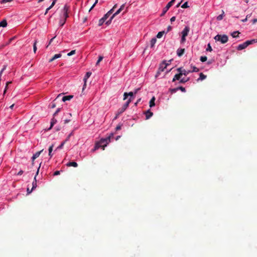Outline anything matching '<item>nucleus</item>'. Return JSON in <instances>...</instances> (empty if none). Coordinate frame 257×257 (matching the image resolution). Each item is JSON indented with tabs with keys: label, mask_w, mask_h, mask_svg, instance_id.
Returning a JSON list of instances; mask_svg holds the SVG:
<instances>
[{
	"label": "nucleus",
	"mask_w": 257,
	"mask_h": 257,
	"mask_svg": "<svg viewBox=\"0 0 257 257\" xmlns=\"http://www.w3.org/2000/svg\"><path fill=\"white\" fill-rule=\"evenodd\" d=\"M113 136V134L111 133L110 134L109 136H108L106 138L101 139L99 142H97L95 144V147L94 149L92 150V151L94 152L96 150L98 149L99 148H102V150H104L105 149V147L110 142V139Z\"/></svg>",
	"instance_id": "nucleus-1"
},
{
	"label": "nucleus",
	"mask_w": 257,
	"mask_h": 257,
	"mask_svg": "<svg viewBox=\"0 0 257 257\" xmlns=\"http://www.w3.org/2000/svg\"><path fill=\"white\" fill-rule=\"evenodd\" d=\"M69 7L67 5H65L63 7H59L57 9L56 12H61L62 13L61 14L62 16H68L69 14Z\"/></svg>",
	"instance_id": "nucleus-2"
},
{
	"label": "nucleus",
	"mask_w": 257,
	"mask_h": 257,
	"mask_svg": "<svg viewBox=\"0 0 257 257\" xmlns=\"http://www.w3.org/2000/svg\"><path fill=\"white\" fill-rule=\"evenodd\" d=\"M214 39L216 41L220 42L222 44L226 43L228 40V37L226 35H221L218 34L215 36Z\"/></svg>",
	"instance_id": "nucleus-3"
},
{
	"label": "nucleus",
	"mask_w": 257,
	"mask_h": 257,
	"mask_svg": "<svg viewBox=\"0 0 257 257\" xmlns=\"http://www.w3.org/2000/svg\"><path fill=\"white\" fill-rule=\"evenodd\" d=\"M109 17H102L101 19H100L99 21V23H98V25L99 26H101L104 22H105V24L106 25H109L111 21H112V19L113 18V17H110V18L109 19V20H107V19Z\"/></svg>",
	"instance_id": "nucleus-4"
},
{
	"label": "nucleus",
	"mask_w": 257,
	"mask_h": 257,
	"mask_svg": "<svg viewBox=\"0 0 257 257\" xmlns=\"http://www.w3.org/2000/svg\"><path fill=\"white\" fill-rule=\"evenodd\" d=\"M131 101V98H130L122 106V107L118 109L117 112H118V114H121L123 113L128 107Z\"/></svg>",
	"instance_id": "nucleus-5"
},
{
	"label": "nucleus",
	"mask_w": 257,
	"mask_h": 257,
	"mask_svg": "<svg viewBox=\"0 0 257 257\" xmlns=\"http://www.w3.org/2000/svg\"><path fill=\"white\" fill-rule=\"evenodd\" d=\"M168 65V63H166L165 62H163L162 64H161L156 75V77H158L160 75L161 72L164 71Z\"/></svg>",
	"instance_id": "nucleus-6"
},
{
	"label": "nucleus",
	"mask_w": 257,
	"mask_h": 257,
	"mask_svg": "<svg viewBox=\"0 0 257 257\" xmlns=\"http://www.w3.org/2000/svg\"><path fill=\"white\" fill-rule=\"evenodd\" d=\"M176 0H171L170 2H169L165 8H164L162 14L160 16H163L165 15L166 13L168 11L169 8L174 4L175 1Z\"/></svg>",
	"instance_id": "nucleus-7"
},
{
	"label": "nucleus",
	"mask_w": 257,
	"mask_h": 257,
	"mask_svg": "<svg viewBox=\"0 0 257 257\" xmlns=\"http://www.w3.org/2000/svg\"><path fill=\"white\" fill-rule=\"evenodd\" d=\"M177 71L178 72H181V73L182 74V75H184L185 76H186L189 73L192 72V71H191V70H186L184 69H183L182 67H179V68H177Z\"/></svg>",
	"instance_id": "nucleus-8"
},
{
	"label": "nucleus",
	"mask_w": 257,
	"mask_h": 257,
	"mask_svg": "<svg viewBox=\"0 0 257 257\" xmlns=\"http://www.w3.org/2000/svg\"><path fill=\"white\" fill-rule=\"evenodd\" d=\"M248 45L247 41H245V42L243 43L242 44H239L237 47V50H241L245 48H246Z\"/></svg>",
	"instance_id": "nucleus-9"
},
{
	"label": "nucleus",
	"mask_w": 257,
	"mask_h": 257,
	"mask_svg": "<svg viewBox=\"0 0 257 257\" xmlns=\"http://www.w3.org/2000/svg\"><path fill=\"white\" fill-rule=\"evenodd\" d=\"M124 8L125 5L124 4L122 5L113 14L112 16H116V15H119L120 12L124 10Z\"/></svg>",
	"instance_id": "nucleus-10"
},
{
	"label": "nucleus",
	"mask_w": 257,
	"mask_h": 257,
	"mask_svg": "<svg viewBox=\"0 0 257 257\" xmlns=\"http://www.w3.org/2000/svg\"><path fill=\"white\" fill-rule=\"evenodd\" d=\"M41 163L40 164V165H39V167L37 170V173H36V175L35 176V177H34V181L33 182V187H32V189H34L35 188H36L37 187V181H36V176L39 173V169L40 168V166H41Z\"/></svg>",
	"instance_id": "nucleus-11"
},
{
	"label": "nucleus",
	"mask_w": 257,
	"mask_h": 257,
	"mask_svg": "<svg viewBox=\"0 0 257 257\" xmlns=\"http://www.w3.org/2000/svg\"><path fill=\"white\" fill-rule=\"evenodd\" d=\"M116 7L117 5H115L110 10H109L106 14L104 15V16H110L111 15H113L114 12V10Z\"/></svg>",
	"instance_id": "nucleus-12"
},
{
	"label": "nucleus",
	"mask_w": 257,
	"mask_h": 257,
	"mask_svg": "<svg viewBox=\"0 0 257 257\" xmlns=\"http://www.w3.org/2000/svg\"><path fill=\"white\" fill-rule=\"evenodd\" d=\"M43 150H42L40 151H38L37 152H36L35 154L33 155L32 158V164H33V162L38 157H39V156H40V155L41 154V153L43 152Z\"/></svg>",
	"instance_id": "nucleus-13"
},
{
	"label": "nucleus",
	"mask_w": 257,
	"mask_h": 257,
	"mask_svg": "<svg viewBox=\"0 0 257 257\" xmlns=\"http://www.w3.org/2000/svg\"><path fill=\"white\" fill-rule=\"evenodd\" d=\"M146 119H148L153 115V113L151 111L150 109L148 110L145 112Z\"/></svg>",
	"instance_id": "nucleus-14"
},
{
	"label": "nucleus",
	"mask_w": 257,
	"mask_h": 257,
	"mask_svg": "<svg viewBox=\"0 0 257 257\" xmlns=\"http://www.w3.org/2000/svg\"><path fill=\"white\" fill-rule=\"evenodd\" d=\"M182 74L181 73V72H179L178 74H176L174 78H173V80H172V81L173 82H175L176 80H180V78L182 76Z\"/></svg>",
	"instance_id": "nucleus-15"
},
{
	"label": "nucleus",
	"mask_w": 257,
	"mask_h": 257,
	"mask_svg": "<svg viewBox=\"0 0 257 257\" xmlns=\"http://www.w3.org/2000/svg\"><path fill=\"white\" fill-rule=\"evenodd\" d=\"M190 29L188 27H185V28L183 29L182 32V34L184 36H187L188 35V32H189Z\"/></svg>",
	"instance_id": "nucleus-16"
},
{
	"label": "nucleus",
	"mask_w": 257,
	"mask_h": 257,
	"mask_svg": "<svg viewBox=\"0 0 257 257\" xmlns=\"http://www.w3.org/2000/svg\"><path fill=\"white\" fill-rule=\"evenodd\" d=\"M134 92H130L129 93H127V92H124V94H123V100H125L127 98V97H128V96H130L131 98V99L132 100V97L134 95Z\"/></svg>",
	"instance_id": "nucleus-17"
},
{
	"label": "nucleus",
	"mask_w": 257,
	"mask_h": 257,
	"mask_svg": "<svg viewBox=\"0 0 257 257\" xmlns=\"http://www.w3.org/2000/svg\"><path fill=\"white\" fill-rule=\"evenodd\" d=\"M61 56L62 55L60 53L55 54L52 58L49 59V62H51L53 61L54 60H55V59L60 58L61 57Z\"/></svg>",
	"instance_id": "nucleus-18"
},
{
	"label": "nucleus",
	"mask_w": 257,
	"mask_h": 257,
	"mask_svg": "<svg viewBox=\"0 0 257 257\" xmlns=\"http://www.w3.org/2000/svg\"><path fill=\"white\" fill-rule=\"evenodd\" d=\"M66 166L67 167H77L78 166V164L77 163H76L75 162H70L66 164Z\"/></svg>",
	"instance_id": "nucleus-19"
},
{
	"label": "nucleus",
	"mask_w": 257,
	"mask_h": 257,
	"mask_svg": "<svg viewBox=\"0 0 257 257\" xmlns=\"http://www.w3.org/2000/svg\"><path fill=\"white\" fill-rule=\"evenodd\" d=\"M185 52V49H179L177 50V54L179 57L182 56Z\"/></svg>",
	"instance_id": "nucleus-20"
},
{
	"label": "nucleus",
	"mask_w": 257,
	"mask_h": 257,
	"mask_svg": "<svg viewBox=\"0 0 257 257\" xmlns=\"http://www.w3.org/2000/svg\"><path fill=\"white\" fill-rule=\"evenodd\" d=\"M67 17H61L59 20V25L61 27L63 26L66 22Z\"/></svg>",
	"instance_id": "nucleus-21"
},
{
	"label": "nucleus",
	"mask_w": 257,
	"mask_h": 257,
	"mask_svg": "<svg viewBox=\"0 0 257 257\" xmlns=\"http://www.w3.org/2000/svg\"><path fill=\"white\" fill-rule=\"evenodd\" d=\"M73 97V95H67V96H64L62 97V101L65 102L67 100H70Z\"/></svg>",
	"instance_id": "nucleus-22"
},
{
	"label": "nucleus",
	"mask_w": 257,
	"mask_h": 257,
	"mask_svg": "<svg viewBox=\"0 0 257 257\" xmlns=\"http://www.w3.org/2000/svg\"><path fill=\"white\" fill-rule=\"evenodd\" d=\"M155 97L154 96H153L151 98V99L150 100V102H149L150 107H152L155 105Z\"/></svg>",
	"instance_id": "nucleus-23"
},
{
	"label": "nucleus",
	"mask_w": 257,
	"mask_h": 257,
	"mask_svg": "<svg viewBox=\"0 0 257 257\" xmlns=\"http://www.w3.org/2000/svg\"><path fill=\"white\" fill-rule=\"evenodd\" d=\"M56 0H53V1L52 2V4L51 5V6L49 7H48V8L46 9L45 13L44 14L45 15H46L47 14L48 11L49 10H50L51 9H52V8L55 5V4L56 3Z\"/></svg>",
	"instance_id": "nucleus-24"
},
{
	"label": "nucleus",
	"mask_w": 257,
	"mask_h": 257,
	"mask_svg": "<svg viewBox=\"0 0 257 257\" xmlns=\"http://www.w3.org/2000/svg\"><path fill=\"white\" fill-rule=\"evenodd\" d=\"M7 26V22L6 19H4L0 22V27H6Z\"/></svg>",
	"instance_id": "nucleus-25"
},
{
	"label": "nucleus",
	"mask_w": 257,
	"mask_h": 257,
	"mask_svg": "<svg viewBox=\"0 0 257 257\" xmlns=\"http://www.w3.org/2000/svg\"><path fill=\"white\" fill-rule=\"evenodd\" d=\"M91 75V72H87L83 78L84 81H87V80Z\"/></svg>",
	"instance_id": "nucleus-26"
},
{
	"label": "nucleus",
	"mask_w": 257,
	"mask_h": 257,
	"mask_svg": "<svg viewBox=\"0 0 257 257\" xmlns=\"http://www.w3.org/2000/svg\"><path fill=\"white\" fill-rule=\"evenodd\" d=\"M157 39L155 38H152L150 41L151 48H153L155 44H156Z\"/></svg>",
	"instance_id": "nucleus-27"
},
{
	"label": "nucleus",
	"mask_w": 257,
	"mask_h": 257,
	"mask_svg": "<svg viewBox=\"0 0 257 257\" xmlns=\"http://www.w3.org/2000/svg\"><path fill=\"white\" fill-rule=\"evenodd\" d=\"M248 45L257 43V39H252L251 40L246 41Z\"/></svg>",
	"instance_id": "nucleus-28"
},
{
	"label": "nucleus",
	"mask_w": 257,
	"mask_h": 257,
	"mask_svg": "<svg viewBox=\"0 0 257 257\" xmlns=\"http://www.w3.org/2000/svg\"><path fill=\"white\" fill-rule=\"evenodd\" d=\"M190 80V78L189 77L188 78H183L180 79V83H185L186 82Z\"/></svg>",
	"instance_id": "nucleus-29"
},
{
	"label": "nucleus",
	"mask_w": 257,
	"mask_h": 257,
	"mask_svg": "<svg viewBox=\"0 0 257 257\" xmlns=\"http://www.w3.org/2000/svg\"><path fill=\"white\" fill-rule=\"evenodd\" d=\"M57 122V120L55 118H53L51 120V125H50V128H49V130H50L52 127L54 125V124H55Z\"/></svg>",
	"instance_id": "nucleus-30"
},
{
	"label": "nucleus",
	"mask_w": 257,
	"mask_h": 257,
	"mask_svg": "<svg viewBox=\"0 0 257 257\" xmlns=\"http://www.w3.org/2000/svg\"><path fill=\"white\" fill-rule=\"evenodd\" d=\"M239 33H240L238 31H235L231 34V36L233 38H237L238 37V35Z\"/></svg>",
	"instance_id": "nucleus-31"
},
{
	"label": "nucleus",
	"mask_w": 257,
	"mask_h": 257,
	"mask_svg": "<svg viewBox=\"0 0 257 257\" xmlns=\"http://www.w3.org/2000/svg\"><path fill=\"white\" fill-rule=\"evenodd\" d=\"M165 34V31H161V32H159L157 35V37L158 38H162V37L163 36V35Z\"/></svg>",
	"instance_id": "nucleus-32"
},
{
	"label": "nucleus",
	"mask_w": 257,
	"mask_h": 257,
	"mask_svg": "<svg viewBox=\"0 0 257 257\" xmlns=\"http://www.w3.org/2000/svg\"><path fill=\"white\" fill-rule=\"evenodd\" d=\"M37 43V41L35 40L34 43V44H33V51H34V52L35 53L36 52V51H37V46H36Z\"/></svg>",
	"instance_id": "nucleus-33"
},
{
	"label": "nucleus",
	"mask_w": 257,
	"mask_h": 257,
	"mask_svg": "<svg viewBox=\"0 0 257 257\" xmlns=\"http://www.w3.org/2000/svg\"><path fill=\"white\" fill-rule=\"evenodd\" d=\"M206 77V76L204 75L202 73H200V77L199 79H200L201 80H203L205 79Z\"/></svg>",
	"instance_id": "nucleus-34"
},
{
	"label": "nucleus",
	"mask_w": 257,
	"mask_h": 257,
	"mask_svg": "<svg viewBox=\"0 0 257 257\" xmlns=\"http://www.w3.org/2000/svg\"><path fill=\"white\" fill-rule=\"evenodd\" d=\"M13 0H2L1 1V3L2 4H6L8 3H10L11 2H12Z\"/></svg>",
	"instance_id": "nucleus-35"
},
{
	"label": "nucleus",
	"mask_w": 257,
	"mask_h": 257,
	"mask_svg": "<svg viewBox=\"0 0 257 257\" xmlns=\"http://www.w3.org/2000/svg\"><path fill=\"white\" fill-rule=\"evenodd\" d=\"M181 7L183 9L188 8L189 6L188 5V2H186L185 3H184L181 6Z\"/></svg>",
	"instance_id": "nucleus-36"
},
{
	"label": "nucleus",
	"mask_w": 257,
	"mask_h": 257,
	"mask_svg": "<svg viewBox=\"0 0 257 257\" xmlns=\"http://www.w3.org/2000/svg\"><path fill=\"white\" fill-rule=\"evenodd\" d=\"M207 57L206 56H201L200 57V61L202 62H205L207 60Z\"/></svg>",
	"instance_id": "nucleus-37"
},
{
	"label": "nucleus",
	"mask_w": 257,
	"mask_h": 257,
	"mask_svg": "<svg viewBox=\"0 0 257 257\" xmlns=\"http://www.w3.org/2000/svg\"><path fill=\"white\" fill-rule=\"evenodd\" d=\"M75 53H76V51H75V50H72L70 52H69V53H68L67 54V55H68V56H72V55H73L75 54Z\"/></svg>",
	"instance_id": "nucleus-38"
},
{
	"label": "nucleus",
	"mask_w": 257,
	"mask_h": 257,
	"mask_svg": "<svg viewBox=\"0 0 257 257\" xmlns=\"http://www.w3.org/2000/svg\"><path fill=\"white\" fill-rule=\"evenodd\" d=\"M192 68H193V70H191V71H192V72H198L199 70V69L198 68H197L196 67H195V66H193Z\"/></svg>",
	"instance_id": "nucleus-39"
},
{
	"label": "nucleus",
	"mask_w": 257,
	"mask_h": 257,
	"mask_svg": "<svg viewBox=\"0 0 257 257\" xmlns=\"http://www.w3.org/2000/svg\"><path fill=\"white\" fill-rule=\"evenodd\" d=\"M103 59V57L102 56H99V58H98V59L96 63V65H98V64L100 63V61H101Z\"/></svg>",
	"instance_id": "nucleus-40"
},
{
	"label": "nucleus",
	"mask_w": 257,
	"mask_h": 257,
	"mask_svg": "<svg viewBox=\"0 0 257 257\" xmlns=\"http://www.w3.org/2000/svg\"><path fill=\"white\" fill-rule=\"evenodd\" d=\"M212 50V48L210 44H208L207 45V48L206 49L207 51H211Z\"/></svg>",
	"instance_id": "nucleus-41"
},
{
	"label": "nucleus",
	"mask_w": 257,
	"mask_h": 257,
	"mask_svg": "<svg viewBox=\"0 0 257 257\" xmlns=\"http://www.w3.org/2000/svg\"><path fill=\"white\" fill-rule=\"evenodd\" d=\"M12 82L11 81H9L6 84V87H5V90H4V93L5 94L6 91H7V88H8V86L9 84L11 83Z\"/></svg>",
	"instance_id": "nucleus-42"
},
{
	"label": "nucleus",
	"mask_w": 257,
	"mask_h": 257,
	"mask_svg": "<svg viewBox=\"0 0 257 257\" xmlns=\"http://www.w3.org/2000/svg\"><path fill=\"white\" fill-rule=\"evenodd\" d=\"M121 126H122V124H118L116 126V128H115V130H116V131H119V130H120L121 129Z\"/></svg>",
	"instance_id": "nucleus-43"
},
{
	"label": "nucleus",
	"mask_w": 257,
	"mask_h": 257,
	"mask_svg": "<svg viewBox=\"0 0 257 257\" xmlns=\"http://www.w3.org/2000/svg\"><path fill=\"white\" fill-rule=\"evenodd\" d=\"M177 90H178V87L170 89V91L172 93H175Z\"/></svg>",
	"instance_id": "nucleus-44"
},
{
	"label": "nucleus",
	"mask_w": 257,
	"mask_h": 257,
	"mask_svg": "<svg viewBox=\"0 0 257 257\" xmlns=\"http://www.w3.org/2000/svg\"><path fill=\"white\" fill-rule=\"evenodd\" d=\"M178 90H181L182 92H185L186 90L185 88L182 86H180L178 87Z\"/></svg>",
	"instance_id": "nucleus-45"
},
{
	"label": "nucleus",
	"mask_w": 257,
	"mask_h": 257,
	"mask_svg": "<svg viewBox=\"0 0 257 257\" xmlns=\"http://www.w3.org/2000/svg\"><path fill=\"white\" fill-rule=\"evenodd\" d=\"M60 110H61L60 108H57V109L56 110L55 112L54 113V116H56L58 113V112H60Z\"/></svg>",
	"instance_id": "nucleus-46"
},
{
	"label": "nucleus",
	"mask_w": 257,
	"mask_h": 257,
	"mask_svg": "<svg viewBox=\"0 0 257 257\" xmlns=\"http://www.w3.org/2000/svg\"><path fill=\"white\" fill-rule=\"evenodd\" d=\"M186 36H182V38H181V42L183 43L185 41H186Z\"/></svg>",
	"instance_id": "nucleus-47"
},
{
	"label": "nucleus",
	"mask_w": 257,
	"mask_h": 257,
	"mask_svg": "<svg viewBox=\"0 0 257 257\" xmlns=\"http://www.w3.org/2000/svg\"><path fill=\"white\" fill-rule=\"evenodd\" d=\"M86 82L87 81H84V84L82 88V92L84 91V90L85 89L86 87Z\"/></svg>",
	"instance_id": "nucleus-48"
},
{
	"label": "nucleus",
	"mask_w": 257,
	"mask_h": 257,
	"mask_svg": "<svg viewBox=\"0 0 257 257\" xmlns=\"http://www.w3.org/2000/svg\"><path fill=\"white\" fill-rule=\"evenodd\" d=\"M65 142H66V141H64V142H63L61 143V145H60V146H59L57 148H58V149H61V148H62V147L63 146V145H64V144L65 143Z\"/></svg>",
	"instance_id": "nucleus-49"
},
{
	"label": "nucleus",
	"mask_w": 257,
	"mask_h": 257,
	"mask_svg": "<svg viewBox=\"0 0 257 257\" xmlns=\"http://www.w3.org/2000/svg\"><path fill=\"white\" fill-rule=\"evenodd\" d=\"M56 37H54L53 38H52L49 41V44L47 46V48L51 44L52 42L53 41V40H54V39Z\"/></svg>",
	"instance_id": "nucleus-50"
},
{
	"label": "nucleus",
	"mask_w": 257,
	"mask_h": 257,
	"mask_svg": "<svg viewBox=\"0 0 257 257\" xmlns=\"http://www.w3.org/2000/svg\"><path fill=\"white\" fill-rule=\"evenodd\" d=\"M53 145H51L49 148V152H50V153H52V151H53Z\"/></svg>",
	"instance_id": "nucleus-51"
},
{
	"label": "nucleus",
	"mask_w": 257,
	"mask_h": 257,
	"mask_svg": "<svg viewBox=\"0 0 257 257\" xmlns=\"http://www.w3.org/2000/svg\"><path fill=\"white\" fill-rule=\"evenodd\" d=\"M60 174V171H56L54 173V176H57Z\"/></svg>",
	"instance_id": "nucleus-52"
},
{
	"label": "nucleus",
	"mask_w": 257,
	"mask_h": 257,
	"mask_svg": "<svg viewBox=\"0 0 257 257\" xmlns=\"http://www.w3.org/2000/svg\"><path fill=\"white\" fill-rule=\"evenodd\" d=\"M6 68H7V65H4L3 66V69H2V70L0 72H2V73L3 74L4 71L6 69Z\"/></svg>",
	"instance_id": "nucleus-53"
},
{
	"label": "nucleus",
	"mask_w": 257,
	"mask_h": 257,
	"mask_svg": "<svg viewBox=\"0 0 257 257\" xmlns=\"http://www.w3.org/2000/svg\"><path fill=\"white\" fill-rule=\"evenodd\" d=\"M140 89V88H137V89H136L133 92H134V94H136L137 93V92H138V91Z\"/></svg>",
	"instance_id": "nucleus-54"
},
{
	"label": "nucleus",
	"mask_w": 257,
	"mask_h": 257,
	"mask_svg": "<svg viewBox=\"0 0 257 257\" xmlns=\"http://www.w3.org/2000/svg\"><path fill=\"white\" fill-rule=\"evenodd\" d=\"M72 135V133H71V134H70L67 137V139L65 140V141L67 142V141L69 140L70 137H71V136Z\"/></svg>",
	"instance_id": "nucleus-55"
},
{
	"label": "nucleus",
	"mask_w": 257,
	"mask_h": 257,
	"mask_svg": "<svg viewBox=\"0 0 257 257\" xmlns=\"http://www.w3.org/2000/svg\"><path fill=\"white\" fill-rule=\"evenodd\" d=\"M252 24H254L255 23L257 22V19H254L251 20Z\"/></svg>",
	"instance_id": "nucleus-56"
},
{
	"label": "nucleus",
	"mask_w": 257,
	"mask_h": 257,
	"mask_svg": "<svg viewBox=\"0 0 257 257\" xmlns=\"http://www.w3.org/2000/svg\"><path fill=\"white\" fill-rule=\"evenodd\" d=\"M120 114H118V112L117 111V113L115 115V116L114 117V119H116L117 118V117H118V116L120 115Z\"/></svg>",
	"instance_id": "nucleus-57"
},
{
	"label": "nucleus",
	"mask_w": 257,
	"mask_h": 257,
	"mask_svg": "<svg viewBox=\"0 0 257 257\" xmlns=\"http://www.w3.org/2000/svg\"><path fill=\"white\" fill-rule=\"evenodd\" d=\"M172 30V27L170 26H169L167 28V33L169 32L170 30Z\"/></svg>",
	"instance_id": "nucleus-58"
},
{
	"label": "nucleus",
	"mask_w": 257,
	"mask_h": 257,
	"mask_svg": "<svg viewBox=\"0 0 257 257\" xmlns=\"http://www.w3.org/2000/svg\"><path fill=\"white\" fill-rule=\"evenodd\" d=\"M98 2V0H96L95 1V2L94 3V4L93 5V6L91 7V8L89 10V11L92 9H93V8L94 7V6L95 5V4L97 3Z\"/></svg>",
	"instance_id": "nucleus-59"
},
{
	"label": "nucleus",
	"mask_w": 257,
	"mask_h": 257,
	"mask_svg": "<svg viewBox=\"0 0 257 257\" xmlns=\"http://www.w3.org/2000/svg\"><path fill=\"white\" fill-rule=\"evenodd\" d=\"M23 171L21 170V171H20L18 173L17 175H22V174H23Z\"/></svg>",
	"instance_id": "nucleus-60"
},
{
	"label": "nucleus",
	"mask_w": 257,
	"mask_h": 257,
	"mask_svg": "<svg viewBox=\"0 0 257 257\" xmlns=\"http://www.w3.org/2000/svg\"><path fill=\"white\" fill-rule=\"evenodd\" d=\"M56 107V104H55V103H53L51 104V107L52 108H54V107Z\"/></svg>",
	"instance_id": "nucleus-61"
},
{
	"label": "nucleus",
	"mask_w": 257,
	"mask_h": 257,
	"mask_svg": "<svg viewBox=\"0 0 257 257\" xmlns=\"http://www.w3.org/2000/svg\"><path fill=\"white\" fill-rule=\"evenodd\" d=\"M175 18H176V17H171V20H170L171 22H173L175 21Z\"/></svg>",
	"instance_id": "nucleus-62"
},
{
	"label": "nucleus",
	"mask_w": 257,
	"mask_h": 257,
	"mask_svg": "<svg viewBox=\"0 0 257 257\" xmlns=\"http://www.w3.org/2000/svg\"><path fill=\"white\" fill-rule=\"evenodd\" d=\"M32 190H33V189H32L31 190H30L29 188H27V192H28V194L31 193L32 192Z\"/></svg>",
	"instance_id": "nucleus-63"
},
{
	"label": "nucleus",
	"mask_w": 257,
	"mask_h": 257,
	"mask_svg": "<svg viewBox=\"0 0 257 257\" xmlns=\"http://www.w3.org/2000/svg\"><path fill=\"white\" fill-rule=\"evenodd\" d=\"M182 1H181V2L179 3L177 5V6H176V7H177V8H178V7H179L180 6H181V3H182Z\"/></svg>",
	"instance_id": "nucleus-64"
}]
</instances>
